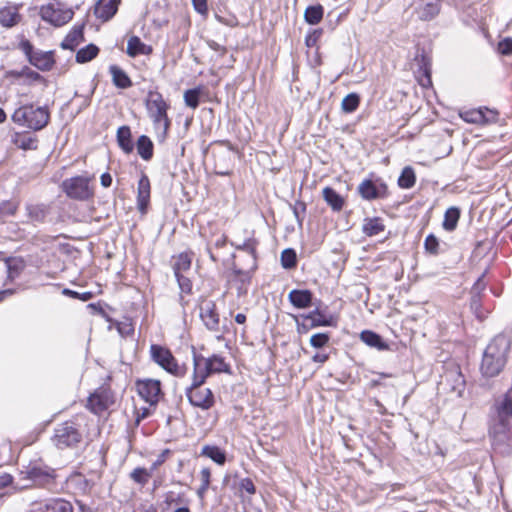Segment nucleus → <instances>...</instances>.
Masks as SVG:
<instances>
[{"instance_id": "obj_25", "label": "nucleus", "mask_w": 512, "mask_h": 512, "mask_svg": "<svg viewBox=\"0 0 512 512\" xmlns=\"http://www.w3.org/2000/svg\"><path fill=\"white\" fill-rule=\"evenodd\" d=\"M194 362V371H193V377H192V383L190 386H193L194 388L197 386H202L207 377L210 375L209 369L205 367V365L200 360V357L194 354L193 357Z\"/></svg>"}, {"instance_id": "obj_18", "label": "nucleus", "mask_w": 512, "mask_h": 512, "mask_svg": "<svg viewBox=\"0 0 512 512\" xmlns=\"http://www.w3.org/2000/svg\"><path fill=\"white\" fill-rule=\"evenodd\" d=\"M151 185L150 180L146 174H142L137 187V207L142 213L146 212L150 202Z\"/></svg>"}, {"instance_id": "obj_45", "label": "nucleus", "mask_w": 512, "mask_h": 512, "mask_svg": "<svg viewBox=\"0 0 512 512\" xmlns=\"http://www.w3.org/2000/svg\"><path fill=\"white\" fill-rule=\"evenodd\" d=\"M359 103V96L356 93H350L343 98L341 108L346 113H352L358 108Z\"/></svg>"}, {"instance_id": "obj_39", "label": "nucleus", "mask_w": 512, "mask_h": 512, "mask_svg": "<svg viewBox=\"0 0 512 512\" xmlns=\"http://www.w3.org/2000/svg\"><path fill=\"white\" fill-rule=\"evenodd\" d=\"M99 53V48L94 44H88L76 53L78 63H86L94 59Z\"/></svg>"}, {"instance_id": "obj_63", "label": "nucleus", "mask_w": 512, "mask_h": 512, "mask_svg": "<svg viewBox=\"0 0 512 512\" xmlns=\"http://www.w3.org/2000/svg\"><path fill=\"white\" fill-rule=\"evenodd\" d=\"M201 485H205L207 487L210 486L211 472L209 468H203L200 471Z\"/></svg>"}, {"instance_id": "obj_26", "label": "nucleus", "mask_w": 512, "mask_h": 512, "mask_svg": "<svg viewBox=\"0 0 512 512\" xmlns=\"http://www.w3.org/2000/svg\"><path fill=\"white\" fill-rule=\"evenodd\" d=\"M360 338L366 345L376 348L379 351H385L389 348L388 344L382 339V337L373 331H362Z\"/></svg>"}, {"instance_id": "obj_36", "label": "nucleus", "mask_w": 512, "mask_h": 512, "mask_svg": "<svg viewBox=\"0 0 512 512\" xmlns=\"http://www.w3.org/2000/svg\"><path fill=\"white\" fill-rule=\"evenodd\" d=\"M192 264V257L189 253H180L174 260L173 271L174 275H180L190 270Z\"/></svg>"}, {"instance_id": "obj_43", "label": "nucleus", "mask_w": 512, "mask_h": 512, "mask_svg": "<svg viewBox=\"0 0 512 512\" xmlns=\"http://www.w3.org/2000/svg\"><path fill=\"white\" fill-rule=\"evenodd\" d=\"M257 244H258V242L254 238H247L241 244H237V243L231 242V245L234 246L237 250L245 251L249 255H251L254 263L256 261V247H257Z\"/></svg>"}, {"instance_id": "obj_34", "label": "nucleus", "mask_w": 512, "mask_h": 512, "mask_svg": "<svg viewBox=\"0 0 512 512\" xmlns=\"http://www.w3.org/2000/svg\"><path fill=\"white\" fill-rule=\"evenodd\" d=\"M460 218V210L457 207H450L444 214L442 226L444 230L452 232L456 229Z\"/></svg>"}, {"instance_id": "obj_1", "label": "nucleus", "mask_w": 512, "mask_h": 512, "mask_svg": "<svg viewBox=\"0 0 512 512\" xmlns=\"http://www.w3.org/2000/svg\"><path fill=\"white\" fill-rule=\"evenodd\" d=\"M510 347V339L503 334H499L491 340L482 357L480 369L483 376L495 377L499 375L506 365Z\"/></svg>"}, {"instance_id": "obj_35", "label": "nucleus", "mask_w": 512, "mask_h": 512, "mask_svg": "<svg viewBox=\"0 0 512 512\" xmlns=\"http://www.w3.org/2000/svg\"><path fill=\"white\" fill-rule=\"evenodd\" d=\"M7 276L9 280L17 278L25 267L24 261L17 257H10L5 260Z\"/></svg>"}, {"instance_id": "obj_62", "label": "nucleus", "mask_w": 512, "mask_h": 512, "mask_svg": "<svg viewBox=\"0 0 512 512\" xmlns=\"http://www.w3.org/2000/svg\"><path fill=\"white\" fill-rule=\"evenodd\" d=\"M192 4H193L194 9L199 14L204 15L207 13V11H208L207 0H192Z\"/></svg>"}, {"instance_id": "obj_17", "label": "nucleus", "mask_w": 512, "mask_h": 512, "mask_svg": "<svg viewBox=\"0 0 512 512\" xmlns=\"http://www.w3.org/2000/svg\"><path fill=\"white\" fill-rule=\"evenodd\" d=\"M415 62L419 67V73L422 74L419 83L423 87H429L431 85V60L428 55L425 54V51L417 50L415 55Z\"/></svg>"}, {"instance_id": "obj_20", "label": "nucleus", "mask_w": 512, "mask_h": 512, "mask_svg": "<svg viewBox=\"0 0 512 512\" xmlns=\"http://www.w3.org/2000/svg\"><path fill=\"white\" fill-rule=\"evenodd\" d=\"M288 299L294 307L298 309H304L311 306L313 294L310 290L307 289H293L288 294Z\"/></svg>"}, {"instance_id": "obj_4", "label": "nucleus", "mask_w": 512, "mask_h": 512, "mask_svg": "<svg viewBox=\"0 0 512 512\" xmlns=\"http://www.w3.org/2000/svg\"><path fill=\"white\" fill-rule=\"evenodd\" d=\"M49 120L50 113L48 108L33 104L22 105L12 114V121L15 124L33 131H40L45 128Z\"/></svg>"}, {"instance_id": "obj_15", "label": "nucleus", "mask_w": 512, "mask_h": 512, "mask_svg": "<svg viewBox=\"0 0 512 512\" xmlns=\"http://www.w3.org/2000/svg\"><path fill=\"white\" fill-rule=\"evenodd\" d=\"M415 12L421 20L428 21L440 12V0H415Z\"/></svg>"}, {"instance_id": "obj_32", "label": "nucleus", "mask_w": 512, "mask_h": 512, "mask_svg": "<svg viewBox=\"0 0 512 512\" xmlns=\"http://www.w3.org/2000/svg\"><path fill=\"white\" fill-rule=\"evenodd\" d=\"M201 455L210 458L218 465H224L226 462V453L218 446L205 445L201 450Z\"/></svg>"}, {"instance_id": "obj_37", "label": "nucleus", "mask_w": 512, "mask_h": 512, "mask_svg": "<svg viewBox=\"0 0 512 512\" xmlns=\"http://www.w3.org/2000/svg\"><path fill=\"white\" fill-rule=\"evenodd\" d=\"M384 229L383 221L378 217L367 219L363 225V232L370 237L379 235Z\"/></svg>"}, {"instance_id": "obj_42", "label": "nucleus", "mask_w": 512, "mask_h": 512, "mask_svg": "<svg viewBox=\"0 0 512 512\" xmlns=\"http://www.w3.org/2000/svg\"><path fill=\"white\" fill-rule=\"evenodd\" d=\"M14 143L23 150H36L38 147L37 138L27 135H17Z\"/></svg>"}, {"instance_id": "obj_56", "label": "nucleus", "mask_w": 512, "mask_h": 512, "mask_svg": "<svg viewBox=\"0 0 512 512\" xmlns=\"http://www.w3.org/2000/svg\"><path fill=\"white\" fill-rule=\"evenodd\" d=\"M181 292L190 294L192 292V282L184 274L175 275Z\"/></svg>"}, {"instance_id": "obj_33", "label": "nucleus", "mask_w": 512, "mask_h": 512, "mask_svg": "<svg viewBox=\"0 0 512 512\" xmlns=\"http://www.w3.org/2000/svg\"><path fill=\"white\" fill-rule=\"evenodd\" d=\"M137 152L140 157L148 161L153 157V143L146 135H141L136 143Z\"/></svg>"}, {"instance_id": "obj_5", "label": "nucleus", "mask_w": 512, "mask_h": 512, "mask_svg": "<svg viewBox=\"0 0 512 512\" xmlns=\"http://www.w3.org/2000/svg\"><path fill=\"white\" fill-rule=\"evenodd\" d=\"M82 441L83 431L77 420L64 421L54 429L52 442L60 450L76 448Z\"/></svg>"}, {"instance_id": "obj_60", "label": "nucleus", "mask_w": 512, "mask_h": 512, "mask_svg": "<svg viewBox=\"0 0 512 512\" xmlns=\"http://www.w3.org/2000/svg\"><path fill=\"white\" fill-rule=\"evenodd\" d=\"M321 35H322V30L321 29L314 30L312 33L307 35L306 38H305L306 46L307 47L315 46L317 41L321 37Z\"/></svg>"}, {"instance_id": "obj_10", "label": "nucleus", "mask_w": 512, "mask_h": 512, "mask_svg": "<svg viewBox=\"0 0 512 512\" xmlns=\"http://www.w3.org/2000/svg\"><path fill=\"white\" fill-rule=\"evenodd\" d=\"M185 394L192 406L201 408L202 410H209L215 404L214 394L209 388H203L202 386L194 388L193 386H189L186 388Z\"/></svg>"}, {"instance_id": "obj_8", "label": "nucleus", "mask_w": 512, "mask_h": 512, "mask_svg": "<svg viewBox=\"0 0 512 512\" xmlns=\"http://www.w3.org/2000/svg\"><path fill=\"white\" fill-rule=\"evenodd\" d=\"M39 14L43 21L60 27L73 18L74 12L61 2L55 1L41 6Z\"/></svg>"}, {"instance_id": "obj_12", "label": "nucleus", "mask_w": 512, "mask_h": 512, "mask_svg": "<svg viewBox=\"0 0 512 512\" xmlns=\"http://www.w3.org/2000/svg\"><path fill=\"white\" fill-rule=\"evenodd\" d=\"M359 195L367 201L384 199L388 196V187L385 183H376L371 179H364L357 188Z\"/></svg>"}, {"instance_id": "obj_48", "label": "nucleus", "mask_w": 512, "mask_h": 512, "mask_svg": "<svg viewBox=\"0 0 512 512\" xmlns=\"http://www.w3.org/2000/svg\"><path fill=\"white\" fill-rule=\"evenodd\" d=\"M200 93V88L186 90L184 92L185 104L192 109H196L199 106Z\"/></svg>"}, {"instance_id": "obj_58", "label": "nucleus", "mask_w": 512, "mask_h": 512, "mask_svg": "<svg viewBox=\"0 0 512 512\" xmlns=\"http://www.w3.org/2000/svg\"><path fill=\"white\" fill-rule=\"evenodd\" d=\"M486 289V282L484 281V274L481 275L471 288V296L481 297L483 291Z\"/></svg>"}, {"instance_id": "obj_9", "label": "nucleus", "mask_w": 512, "mask_h": 512, "mask_svg": "<svg viewBox=\"0 0 512 512\" xmlns=\"http://www.w3.org/2000/svg\"><path fill=\"white\" fill-rule=\"evenodd\" d=\"M62 189L71 199L85 201L93 197V189L89 186V178L85 176L65 179L62 182Z\"/></svg>"}, {"instance_id": "obj_3", "label": "nucleus", "mask_w": 512, "mask_h": 512, "mask_svg": "<svg viewBox=\"0 0 512 512\" xmlns=\"http://www.w3.org/2000/svg\"><path fill=\"white\" fill-rule=\"evenodd\" d=\"M145 106L149 117L153 121L159 141H164L170 126V120L167 115L168 104L163 99L161 93L149 91Z\"/></svg>"}, {"instance_id": "obj_30", "label": "nucleus", "mask_w": 512, "mask_h": 512, "mask_svg": "<svg viewBox=\"0 0 512 512\" xmlns=\"http://www.w3.org/2000/svg\"><path fill=\"white\" fill-rule=\"evenodd\" d=\"M43 512H73V506L71 502L61 498L50 499L45 503Z\"/></svg>"}, {"instance_id": "obj_16", "label": "nucleus", "mask_w": 512, "mask_h": 512, "mask_svg": "<svg viewBox=\"0 0 512 512\" xmlns=\"http://www.w3.org/2000/svg\"><path fill=\"white\" fill-rule=\"evenodd\" d=\"M19 8V5L12 3H8L4 7L0 8V25L5 28H12L18 25L22 20Z\"/></svg>"}, {"instance_id": "obj_28", "label": "nucleus", "mask_w": 512, "mask_h": 512, "mask_svg": "<svg viewBox=\"0 0 512 512\" xmlns=\"http://www.w3.org/2000/svg\"><path fill=\"white\" fill-rule=\"evenodd\" d=\"M109 72L112 76L113 84L121 89H127L132 86V81L127 73L117 65H111Z\"/></svg>"}, {"instance_id": "obj_14", "label": "nucleus", "mask_w": 512, "mask_h": 512, "mask_svg": "<svg viewBox=\"0 0 512 512\" xmlns=\"http://www.w3.org/2000/svg\"><path fill=\"white\" fill-rule=\"evenodd\" d=\"M200 318L208 330H219L220 319L214 301L206 300L200 305Z\"/></svg>"}, {"instance_id": "obj_52", "label": "nucleus", "mask_w": 512, "mask_h": 512, "mask_svg": "<svg viewBox=\"0 0 512 512\" xmlns=\"http://www.w3.org/2000/svg\"><path fill=\"white\" fill-rule=\"evenodd\" d=\"M470 307L476 317L480 320L485 319L489 312L488 310H482L481 297L478 296H471Z\"/></svg>"}, {"instance_id": "obj_53", "label": "nucleus", "mask_w": 512, "mask_h": 512, "mask_svg": "<svg viewBox=\"0 0 512 512\" xmlns=\"http://www.w3.org/2000/svg\"><path fill=\"white\" fill-rule=\"evenodd\" d=\"M330 340L329 333H316L310 338V345L316 349L323 348Z\"/></svg>"}, {"instance_id": "obj_55", "label": "nucleus", "mask_w": 512, "mask_h": 512, "mask_svg": "<svg viewBox=\"0 0 512 512\" xmlns=\"http://www.w3.org/2000/svg\"><path fill=\"white\" fill-rule=\"evenodd\" d=\"M238 488H239L240 496H243L244 492L249 495H254L256 493V487L250 478L240 479V481L238 483Z\"/></svg>"}, {"instance_id": "obj_13", "label": "nucleus", "mask_w": 512, "mask_h": 512, "mask_svg": "<svg viewBox=\"0 0 512 512\" xmlns=\"http://www.w3.org/2000/svg\"><path fill=\"white\" fill-rule=\"evenodd\" d=\"M112 396L108 389L99 388L92 393L87 401V407L95 414H100L112 404Z\"/></svg>"}, {"instance_id": "obj_50", "label": "nucleus", "mask_w": 512, "mask_h": 512, "mask_svg": "<svg viewBox=\"0 0 512 512\" xmlns=\"http://www.w3.org/2000/svg\"><path fill=\"white\" fill-rule=\"evenodd\" d=\"M300 317L303 318L305 321L313 322V320H322L328 322V326L333 325L332 317H326L318 308L309 312L308 314H302L300 315Z\"/></svg>"}, {"instance_id": "obj_31", "label": "nucleus", "mask_w": 512, "mask_h": 512, "mask_svg": "<svg viewBox=\"0 0 512 512\" xmlns=\"http://www.w3.org/2000/svg\"><path fill=\"white\" fill-rule=\"evenodd\" d=\"M12 75L16 79H23V82L27 84H32L33 82H45L42 75L27 66L23 67L21 70L13 71Z\"/></svg>"}, {"instance_id": "obj_59", "label": "nucleus", "mask_w": 512, "mask_h": 512, "mask_svg": "<svg viewBox=\"0 0 512 512\" xmlns=\"http://www.w3.org/2000/svg\"><path fill=\"white\" fill-rule=\"evenodd\" d=\"M498 51L502 55L509 56L512 54V38H505L498 43Z\"/></svg>"}, {"instance_id": "obj_23", "label": "nucleus", "mask_w": 512, "mask_h": 512, "mask_svg": "<svg viewBox=\"0 0 512 512\" xmlns=\"http://www.w3.org/2000/svg\"><path fill=\"white\" fill-rule=\"evenodd\" d=\"M84 26L75 25L61 43L63 49L74 50L84 41Z\"/></svg>"}, {"instance_id": "obj_22", "label": "nucleus", "mask_w": 512, "mask_h": 512, "mask_svg": "<svg viewBox=\"0 0 512 512\" xmlns=\"http://www.w3.org/2000/svg\"><path fill=\"white\" fill-rule=\"evenodd\" d=\"M322 196L327 205L334 211L339 212L345 205V199L332 187H324Z\"/></svg>"}, {"instance_id": "obj_61", "label": "nucleus", "mask_w": 512, "mask_h": 512, "mask_svg": "<svg viewBox=\"0 0 512 512\" xmlns=\"http://www.w3.org/2000/svg\"><path fill=\"white\" fill-rule=\"evenodd\" d=\"M20 49L25 53L28 60H30V56H33L36 51H34V47L29 40H22L20 42Z\"/></svg>"}, {"instance_id": "obj_49", "label": "nucleus", "mask_w": 512, "mask_h": 512, "mask_svg": "<svg viewBox=\"0 0 512 512\" xmlns=\"http://www.w3.org/2000/svg\"><path fill=\"white\" fill-rule=\"evenodd\" d=\"M18 209V204L13 201H4L0 204V220L13 216Z\"/></svg>"}, {"instance_id": "obj_24", "label": "nucleus", "mask_w": 512, "mask_h": 512, "mask_svg": "<svg viewBox=\"0 0 512 512\" xmlns=\"http://www.w3.org/2000/svg\"><path fill=\"white\" fill-rule=\"evenodd\" d=\"M126 52L130 57L149 55L152 53V47L142 42L138 36H132L128 39Z\"/></svg>"}, {"instance_id": "obj_57", "label": "nucleus", "mask_w": 512, "mask_h": 512, "mask_svg": "<svg viewBox=\"0 0 512 512\" xmlns=\"http://www.w3.org/2000/svg\"><path fill=\"white\" fill-rule=\"evenodd\" d=\"M232 271L235 276V279L239 281L241 284L250 283L252 277L251 271H244L237 267H234Z\"/></svg>"}, {"instance_id": "obj_47", "label": "nucleus", "mask_w": 512, "mask_h": 512, "mask_svg": "<svg viewBox=\"0 0 512 512\" xmlns=\"http://www.w3.org/2000/svg\"><path fill=\"white\" fill-rule=\"evenodd\" d=\"M297 264V257L296 252L291 249L287 248L282 251L281 253V265L285 269H291L294 268Z\"/></svg>"}, {"instance_id": "obj_2", "label": "nucleus", "mask_w": 512, "mask_h": 512, "mask_svg": "<svg viewBox=\"0 0 512 512\" xmlns=\"http://www.w3.org/2000/svg\"><path fill=\"white\" fill-rule=\"evenodd\" d=\"M512 428V387L495 400L489 425V435L503 441Z\"/></svg>"}, {"instance_id": "obj_38", "label": "nucleus", "mask_w": 512, "mask_h": 512, "mask_svg": "<svg viewBox=\"0 0 512 512\" xmlns=\"http://www.w3.org/2000/svg\"><path fill=\"white\" fill-rule=\"evenodd\" d=\"M324 9L321 5L308 6L304 12V19L310 25L318 24L323 18Z\"/></svg>"}, {"instance_id": "obj_6", "label": "nucleus", "mask_w": 512, "mask_h": 512, "mask_svg": "<svg viewBox=\"0 0 512 512\" xmlns=\"http://www.w3.org/2000/svg\"><path fill=\"white\" fill-rule=\"evenodd\" d=\"M20 475L22 476V479L30 480L33 485L38 487L46 488L48 490L57 489L58 475L56 470L44 463H30L20 472Z\"/></svg>"}, {"instance_id": "obj_41", "label": "nucleus", "mask_w": 512, "mask_h": 512, "mask_svg": "<svg viewBox=\"0 0 512 512\" xmlns=\"http://www.w3.org/2000/svg\"><path fill=\"white\" fill-rule=\"evenodd\" d=\"M461 117L464 121L473 124H482L490 121L481 109L466 111L461 114Z\"/></svg>"}, {"instance_id": "obj_40", "label": "nucleus", "mask_w": 512, "mask_h": 512, "mask_svg": "<svg viewBox=\"0 0 512 512\" xmlns=\"http://www.w3.org/2000/svg\"><path fill=\"white\" fill-rule=\"evenodd\" d=\"M415 182L416 176L413 168L405 167L398 178V185L403 189H410L415 185Z\"/></svg>"}, {"instance_id": "obj_64", "label": "nucleus", "mask_w": 512, "mask_h": 512, "mask_svg": "<svg viewBox=\"0 0 512 512\" xmlns=\"http://www.w3.org/2000/svg\"><path fill=\"white\" fill-rule=\"evenodd\" d=\"M170 453V450L169 449H165L161 452V454L157 457V459L155 460V462L153 463L152 465V469H156L157 467H159L160 465H162L165 461H166V458H167V455Z\"/></svg>"}, {"instance_id": "obj_44", "label": "nucleus", "mask_w": 512, "mask_h": 512, "mask_svg": "<svg viewBox=\"0 0 512 512\" xmlns=\"http://www.w3.org/2000/svg\"><path fill=\"white\" fill-rule=\"evenodd\" d=\"M296 326L298 333H307L310 329L316 328V327H327L328 322L322 321V320H313V322L306 321V322H300L299 318L300 316H295Z\"/></svg>"}, {"instance_id": "obj_7", "label": "nucleus", "mask_w": 512, "mask_h": 512, "mask_svg": "<svg viewBox=\"0 0 512 512\" xmlns=\"http://www.w3.org/2000/svg\"><path fill=\"white\" fill-rule=\"evenodd\" d=\"M150 356L157 365L168 373L177 377H183L185 375V367L178 365L177 360L168 348L158 344H152L150 346Z\"/></svg>"}, {"instance_id": "obj_46", "label": "nucleus", "mask_w": 512, "mask_h": 512, "mask_svg": "<svg viewBox=\"0 0 512 512\" xmlns=\"http://www.w3.org/2000/svg\"><path fill=\"white\" fill-rule=\"evenodd\" d=\"M26 210L32 221L42 222L46 217V209L43 205H27Z\"/></svg>"}, {"instance_id": "obj_19", "label": "nucleus", "mask_w": 512, "mask_h": 512, "mask_svg": "<svg viewBox=\"0 0 512 512\" xmlns=\"http://www.w3.org/2000/svg\"><path fill=\"white\" fill-rule=\"evenodd\" d=\"M120 0H99L94 9V14L102 21L110 20L118 11Z\"/></svg>"}, {"instance_id": "obj_51", "label": "nucleus", "mask_w": 512, "mask_h": 512, "mask_svg": "<svg viewBox=\"0 0 512 512\" xmlns=\"http://www.w3.org/2000/svg\"><path fill=\"white\" fill-rule=\"evenodd\" d=\"M424 248L427 253L431 255H438L439 254V241L436 238L435 235L429 234L424 241Z\"/></svg>"}, {"instance_id": "obj_27", "label": "nucleus", "mask_w": 512, "mask_h": 512, "mask_svg": "<svg viewBox=\"0 0 512 512\" xmlns=\"http://www.w3.org/2000/svg\"><path fill=\"white\" fill-rule=\"evenodd\" d=\"M117 143L123 152L129 154L134 149L131 130L129 126H121L117 130Z\"/></svg>"}, {"instance_id": "obj_11", "label": "nucleus", "mask_w": 512, "mask_h": 512, "mask_svg": "<svg viewBox=\"0 0 512 512\" xmlns=\"http://www.w3.org/2000/svg\"><path fill=\"white\" fill-rule=\"evenodd\" d=\"M136 387L140 397L151 406H155L158 403L160 396L162 395L161 382L159 380H138Z\"/></svg>"}, {"instance_id": "obj_54", "label": "nucleus", "mask_w": 512, "mask_h": 512, "mask_svg": "<svg viewBox=\"0 0 512 512\" xmlns=\"http://www.w3.org/2000/svg\"><path fill=\"white\" fill-rule=\"evenodd\" d=\"M149 476L147 470L141 467L135 468L130 474L131 479L141 485H145L148 482Z\"/></svg>"}, {"instance_id": "obj_21", "label": "nucleus", "mask_w": 512, "mask_h": 512, "mask_svg": "<svg viewBox=\"0 0 512 512\" xmlns=\"http://www.w3.org/2000/svg\"><path fill=\"white\" fill-rule=\"evenodd\" d=\"M29 62L42 71L51 70L55 63L52 51H36L33 56H30Z\"/></svg>"}, {"instance_id": "obj_29", "label": "nucleus", "mask_w": 512, "mask_h": 512, "mask_svg": "<svg viewBox=\"0 0 512 512\" xmlns=\"http://www.w3.org/2000/svg\"><path fill=\"white\" fill-rule=\"evenodd\" d=\"M202 363L209 369V373H221L227 372L229 370V366L225 363L224 358L219 355H213L209 358H204L199 356Z\"/></svg>"}]
</instances>
